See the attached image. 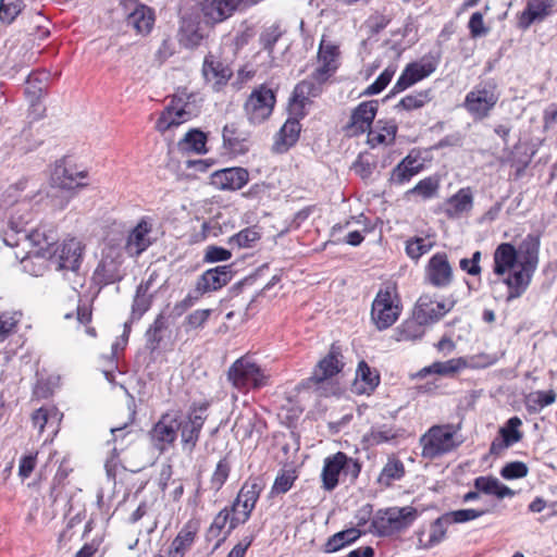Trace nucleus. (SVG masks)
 Returning <instances> with one entry per match:
<instances>
[{"instance_id":"1","label":"nucleus","mask_w":557,"mask_h":557,"mask_svg":"<svg viewBox=\"0 0 557 557\" xmlns=\"http://www.w3.org/2000/svg\"><path fill=\"white\" fill-rule=\"evenodd\" d=\"M540 238L527 235L518 248L509 243H503L494 251V273L504 275L516 267L536 270L539 263Z\"/></svg>"},{"instance_id":"2","label":"nucleus","mask_w":557,"mask_h":557,"mask_svg":"<svg viewBox=\"0 0 557 557\" xmlns=\"http://www.w3.org/2000/svg\"><path fill=\"white\" fill-rule=\"evenodd\" d=\"M58 240V233L53 225H40L32 232H25L23 235V249L26 256L21 258V262L26 272L32 275H40L45 269L44 259L52 257V248Z\"/></svg>"},{"instance_id":"3","label":"nucleus","mask_w":557,"mask_h":557,"mask_svg":"<svg viewBox=\"0 0 557 557\" xmlns=\"http://www.w3.org/2000/svg\"><path fill=\"white\" fill-rule=\"evenodd\" d=\"M421 456L425 459H435L446 455L462 443L459 428L454 424H440L431 426L419 440Z\"/></svg>"},{"instance_id":"4","label":"nucleus","mask_w":557,"mask_h":557,"mask_svg":"<svg viewBox=\"0 0 557 557\" xmlns=\"http://www.w3.org/2000/svg\"><path fill=\"white\" fill-rule=\"evenodd\" d=\"M198 113L199 108L196 104L194 95L181 91L172 97L170 103L161 112L156 123V128L164 133L188 122L194 116H197Z\"/></svg>"},{"instance_id":"5","label":"nucleus","mask_w":557,"mask_h":557,"mask_svg":"<svg viewBox=\"0 0 557 557\" xmlns=\"http://www.w3.org/2000/svg\"><path fill=\"white\" fill-rule=\"evenodd\" d=\"M270 375L249 357L238 358L227 370V380L239 392L257 389L269 384Z\"/></svg>"},{"instance_id":"6","label":"nucleus","mask_w":557,"mask_h":557,"mask_svg":"<svg viewBox=\"0 0 557 557\" xmlns=\"http://www.w3.org/2000/svg\"><path fill=\"white\" fill-rule=\"evenodd\" d=\"M208 408L209 403L202 401L194 404L185 416L177 411L182 448L189 454L193 453L199 441L200 432L207 420Z\"/></svg>"},{"instance_id":"7","label":"nucleus","mask_w":557,"mask_h":557,"mask_svg":"<svg viewBox=\"0 0 557 557\" xmlns=\"http://www.w3.org/2000/svg\"><path fill=\"white\" fill-rule=\"evenodd\" d=\"M400 300L395 286L388 285L376 294L371 309V319L377 330L392 326L400 314Z\"/></svg>"},{"instance_id":"8","label":"nucleus","mask_w":557,"mask_h":557,"mask_svg":"<svg viewBox=\"0 0 557 557\" xmlns=\"http://www.w3.org/2000/svg\"><path fill=\"white\" fill-rule=\"evenodd\" d=\"M498 99L497 85L493 81H485L467 94L463 108L474 120H483L490 115Z\"/></svg>"},{"instance_id":"9","label":"nucleus","mask_w":557,"mask_h":557,"mask_svg":"<svg viewBox=\"0 0 557 557\" xmlns=\"http://www.w3.org/2000/svg\"><path fill=\"white\" fill-rule=\"evenodd\" d=\"M417 518V509L410 506L379 510L372 527L380 535H391L407 529Z\"/></svg>"},{"instance_id":"10","label":"nucleus","mask_w":557,"mask_h":557,"mask_svg":"<svg viewBox=\"0 0 557 557\" xmlns=\"http://www.w3.org/2000/svg\"><path fill=\"white\" fill-rule=\"evenodd\" d=\"M275 104L273 90L264 85L253 89L244 104V111L251 124H261L270 117Z\"/></svg>"},{"instance_id":"11","label":"nucleus","mask_w":557,"mask_h":557,"mask_svg":"<svg viewBox=\"0 0 557 557\" xmlns=\"http://www.w3.org/2000/svg\"><path fill=\"white\" fill-rule=\"evenodd\" d=\"M261 486L257 482L245 483L240 488L231 510L232 519L230 530H234L239 524L245 523L253 510L256 503L260 496Z\"/></svg>"},{"instance_id":"12","label":"nucleus","mask_w":557,"mask_h":557,"mask_svg":"<svg viewBox=\"0 0 557 557\" xmlns=\"http://www.w3.org/2000/svg\"><path fill=\"white\" fill-rule=\"evenodd\" d=\"M180 424H177V411H168L161 414L158 422L149 432L152 446L160 454H163L172 446L178 433Z\"/></svg>"},{"instance_id":"13","label":"nucleus","mask_w":557,"mask_h":557,"mask_svg":"<svg viewBox=\"0 0 557 557\" xmlns=\"http://www.w3.org/2000/svg\"><path fill=\"white\" fill-rule=\"evenodd\" d=\"M339 47L333 41L322 38L318 51V66L313 71V78L318 83H325L339 65Z\"/></svg>"},{"instance_id":"14","label":"nucleus","mask_w":557,"mask_h":557,"mask_svg":"<svg viewBox=\"0 0 557 557\" xmlns=\"http://www.w3.org/2000/svg\"><path fill=\"white\" fill-rule=\"evenodd\" d=\"M84 245L76 238H69L58 248H52V257L58 269L76 271L82 262Z\"/></svg>"},{"instance_id":"15","label":"nucleus","mask_w":557,"mask_h":557,"mask_svg":"<svg viewBox=\"0 0 557 557\" xmlns=\"http://www.w3.org/2000/svg\"><path fill=\"white\" fill-rule=\"evenodd\" d=\"M233 274L230 265H220L207 270L200 275L196 283V297H201L206 293L221 289L230 283Z\"/></svg>"},{"instance_id":"16","label":"nucleus","mask_w":557,"mask_h":557,"mask_svg":"<svg viewBox=\"0 0 557 557\" xmlns=\"http://www.w3.org/2000/svg\"><path fill=\"white\" fill-rule=\"evenodd\" d=\"M377 101L370 100L361 102L351 113L350 122L346 131L350 136H357L371 129V125L377 112Z\"/></svg>"},{"instance_id":"17","label":"nucleus","mask_w":557,"mask_h":557,"mask_svg":"<svg viewBox=\"0 0 557 557\" xmlns=\"http://www.w3.org/2000/svg\"><path fill=\"white\" fill-rule=\"evenodd\" d=\"M249 178V173L243 168H226L213 172L210 184L221 190H237L244 187Z\"/></svg>"},{"instance_id":"18","label":"nucleus","mask_w":557,"mask_h":557,"mask_svg":"<svg viewBox=\"0 0 557 557\" xmlns=\"http://www.w3.org/2000/svg\"><path fill=\"white\" fill-rule=\"evenodd\" d=\"M451 306H447L444 301H437L431 296H421L414 307L413 314L418 322L423 324H430L438 321L447 312H449Z\"/></svg>"},{"instance_id":"19","label":"nucleus","mask_w":557,"mask_h":557,"mask_svg":"<svg viewBox=\"0 0 557 557\" xmlns=\"http://www.w3.org/2000/svg\"><path fill=\"white\" fill-rule=\"evenodd\" d=\"M87 177L86 171H79L74 165H66L63 161L54 166L52 184L62 189H75L86 186L82 181Z\"/></svg>"},{"instance_id":"20","label":"nucleus","mask_w":557,"mask_h":557,"mask_svg":"<svg viewBox=\"0 0 557 557\" xmlns=\"http://www.w3.org/2000/svg\"><path fill=\"white\" fill-rule=\"evenodd\" d=\"M341 358L339 347L333 344L329 354L318 362L310 381L322 383L339 373L344 367Z\"/></svg>"},{"instance_id":"21","label":"nucleus","mask_w":557,"mask_h":557,"mask_svg":"<svg viewBox=\"0 0 557 557\" xmlns=\"http://www.w3.org/2000/svg\"><path fill=\"white\" fill-rule=\"evenodd\" d=\"M426 278L435 287H445L453 280V270L446 253H435L426 265Z\"/></svg>"},{"instance_id":"22","label":"nucleus","mask_w":557,"mask_h":557,"mask_svg":"<svg viewBox=\"0 0 557 557\" xmlns=\"http://www.w3.org/2000/svg\"><path fill=\"white\" fill-rule=\"evenodd\" d=\"M435 71V65L432 62H413L406 66L401 75L398 77L393 87V92L397 94L411 87L421 79L428 77Z\"/></svg>"},{"instance_id":"23","label":"nucleus","mask_w":557,"mask_h":557,"mask_svg":"<svg viewBox=\"0 0 557 557\" xmlns=\"http://www.w3.org/2000/svg\"><path fill=\"white\" fill-rule=\"evenodd\" d=\"M125 7L132 9L127 14V25L132 26L138 34H148L154 22L151 9L147 5L139 4L137 0H126Z\"/></svg>"},{"instance_id":"24","label":"nucleus","mask_w":557,"mask_h":557,"mask_svg":"<svg viewBox=\"0 0 557 557\" xmlns=\"http://www.w3.org/2000/svg\"><path fill=\"white\" fill-rule=\"evenodd\" d=\"M151 231L152 224L146 219H141L138 224L131 231L125 246L127 252L131 256H139L151 245Z\"/></svg>"},{"instance_id":"25","label":"nucleus","mask_w":557,"mask_h":557,"mask_svg":"<svg viewBox=\"0 0 557 557\" xmlns=\"http://www.w3.org/2000/svg\"><path fill=\"white\" fill-rule=\"evenodd\" d=\"M158 274L152 272L146 281L138 285L132 305V319L139 320L150 309L154 293L151 292V288Z\"/></svg>"},{"instance_id":"26","label":"nucleus","mask_w":557,"mask_h":557,"mask_svg":"<svg viewBox=\"0 0 557 557\" xmlns=\"http://www.w3.org/2000/svg\"><path fill=\"white\" fill-rule=\"evenodd\" d=\"M346 462V454L338 451L324 460L321 473L322 487L325 491H333L338 484V476L343 473Z\"/></svg>"},{"instance_id":"27","label":"nucleus","mask_w":557,"mask_h":557,"mask_svg":"<svg viewBox=\"0 0 557 557\" xmlns=\"http://www.w3.org/2000/svg\"><path fill=\"white\" fill-rule=\"evenodd\" d=\"M29 216L30 213L27 209L20 215H16V213L11 214L8 227L1 233L2 240L7 246H23V235H25V226L28 223Z\"/></svg>"},{"instance_id":"28","label":"nucleus","mask_w":557,"mask_h":557,"mask_svg":"<svg viewBox=\"0 0 557 557\" xmlns=\"http://www.w3.org/2000/svg\"><path fill=\"white\" fill-rule=\"evenodd\" d=\"M518 269H512V273L508 275L504 280V283L508 287V294L506 297V301L510 302L511 300L519 298L527 290L531 283L532 275L535 270L525 268V267H517Z\"/></svg>"},{"instance_id":"29","label":"nucleus","mask_w":557,"mask_h":557,"mask_svg":"<svg viewBox=\"0 0 557 557\" xmlns=\"http://www.w3.org/2000/svg\"><path fill=\"white\" fill-rule=\"evenodd\" d=\"M199 530V523L189 520L181 529L171 543L169 557H184L185 553L191 547Z\"/></svg>"},{"instance_id":"30","label":"nucleus","mask_w":557,"mask_h":557,"mask_svg":"<svg viewBox=\"0 0 557 557\" xmlns=\"http://www.w3.org/2000/svg\"><path fill=\"white\" fill-rule=\"evenodd\" d=\"M202 72L207 82L212 83L214 90H220L233 75L227 65L214 60L212 55L205 59Z\"/></svg>"},{"instance_id":"31","label":"nucleus","mask_w":557,"mask_h":557,"mask_svg":"<svg viewBox=\"0 0 557 557\" xmlns=\"http://www.w3.org/2000/svg\"><path fill=\"white\" fill-rule=\"evenodd\" d=\"M122 278L121 262L109 256L101 259L94 272V281L99 285L113 284Z\"/></svg>"},{"instance_id":"32","label":"nucleus","mask_w":557,"mask_h":557,"mask_svg":"<svg viewBox=\"0 0 557 557\" xmlns=\"http://www.w3.org/2000/svg\"><path fill=\"white\" fill-rule=\"evenodd\" d=\"M473 207V195L470 187L459 189L455 195L447 199L444 206L445 214L450 219L459 218L468 213Z\"/></svg>"},{"instance_id":"33","label":"nucleus","mask_w":557,"mask_h":557,"mask_svg":"<svg viewBox=\"0 0 557 557\" xmlns=\"http://www.w3.org/2000/svg\"><path fill=\"white\" fill-rule=\"evenodd\" d=\"M62 417L63 414L55 407H41L32 414V422L39 433H42L47 428L50 430V434L54 436L59 432Z\"/></svg>"},{"instance_id":"34","label":"nucleus","mask_w":557,"mask_h":557,"mask_svg":"<svg viewBox=\"0 0 557 557\" xmlns=\"http://www.w3.org/2000/svg\"><path fill=\"white\" fill-rule=\"evenodd\" d=\"M397 129L394 121L379 120L374 128L368 132V144L372 148L392 145L395 141Z\"/></svg>"},{"instance_id":"35","label":"nucleus","mask_w":557,"mask_h":557,"mask_svg":"<svg viewBox=\"0 0 557 557\" xmlns=\"http://www.w3.org/2000/svg\"><path fill=\"white\" fill-rule=\"evenodd\" d=\"M299 133L300 123L295 119L287 120L276 135L273 150L277 153L286 152L297 143Z\"/></svg>"},{"instance_id":"36","label":"nucleus","mask_w":557,"mask_h":557,"mask_svg":"<svg viewBox=\"0 0 557 557\" xmlns=\"http://www.w3.org/2000/svg\"><path fill=\"white\" fill-rule=\"evenodd\" d=\"M553 0H528L527 8L521 13L519 25L528 28L532 23L545 18L553 8Z\"/></svg>"},{"instance_id":"37","label":"nucleus","mask_w":557,"mask_h":557,"mask_svg":"<svg viewBox=\"0 0 557 557\" xmlns=\"http://www.w3.org/2000/svg\"><path fill=\"white\" fill-rule=\"evenodd\" d=\"M467 367L463 358H453L447 361H436L421 369L416 376L425 377L428 374H437L441 376H454L456 373Z\"/></svg>"},{"instance_id":"38","label":"nucleus","mask_w":557,"mask_h":557,"mask_svg":"<svg viewBox=\"0 0 557 557\" xmlns=\"http://www.w3.org/2000/svg\"><path fill=\"white\" fill-rule=\"evenodd\" d=\"M422 169V164L410 156L406 157L397 164L392 171L391 181L395 184L401 185L409 182Z\"/></svg>"},{"instance_id":"39","label":"nucleus","mask_w":557,"mask_h":557,"mask_svg":"<svg viewBox=\"0 0 557 557\" xmlns=\"http://www.w3.org/2000/svg\"><path fill=\"white\" fill-rule=\"evenodd\" d=\"M474 486L479 492L487 495H495L503 499L513 496V491L493 476H479L474 480Z\"/></svg>"},{"instance_id":"40","label":"nucleus","mask_w":557,"mask_h":557,"mask_svg":"<svg viewBox=\"0 0 557 557\" xmlns=\"http://www.w3.org/2000/svg\"><path fill=\"white\" fill-rule=\"evenodd\" d=\"M245 136L237 125L232 123L227 124L223 128V141L224 145L234 153H244L247 150L245 145Z\"/></svg>"},{"instance_id":"41","label":"nucleus","mask_w":557,"mask_h":557,"mask_svg":"<svg viewBox=\"0 0 557 557\" xmlns=\"http://www.w3.org/2000/svg\"><path fill=\"white\" fill-rule=\"evenodd\" d=\"M405 475L404 463L397 458H388L383 467L380 475L379 483L384 486H391L394 481L400 480Z\"/></svg>"},{"instance_id":"42","label":"nucleus","mask_w":557,"mask_h":557,"mask_svg":"<svg viewBox=\"0 0 557 557\" xmlns=\"http://www.w3.org/2000/svg\"><path fill=\"white\" fill-rule=\"evenodd\" d=\"M361 535V531L351 528L335 533L331 536L324 545V552L334 553L343 548L345 545L356 541Z\"/></svg>"},{"instance_id":"43","label":"nucleus","mask_w":557,"mask_h":557,"mask_svg":"<svg viewBox=\"0 0 557 557\" xmlns=\"http://www.w3.org/2000/svg\"><path fill=\"white\" fill-rule=\"evenodd\" d=\"M261 228L257 225L246 227L233 235L228 243L231 245H235L238 248H251L258 243L261 238Z\"/></svg>"},{"instance_id":"44","label":"nucleus","mask_w":557,"mask_h":557,"mask_svg":"<svg viewBox=\"0 0 557 557\" xmlns=\"http://www.w3.org/2000/svg\"><path fill=\"white\" fill-rule=\"evenodd\" d=\"M48 78L49 74L46 72H33L27 76L25 92L32 98V101L38 99L46 90Z\"/></svg>"},{"instance_id":"45","label":"nucleus","mask_w":557,"mask_h":557,"mask_svg":"<svg viewBox=\"0 0 557 557\" xmlns=\"http://www.w3.org/2000/svg\"><path fill=\"white\" fill-rule=\"evenodd\" d=\"M231 468L232 465L227 455L219 460L210 478L211 490L219 492L223 487L230 476Z\"/></svg>"},{"instance_id":"46","label":"nucleus","mask_w":557,"mask_h":557,"mask_svg":"<svg viewBox=\"0 0 557 557\" xmlns=\"http://www.w3.org/2000/svg\"><path fill=\"white\" fill-rule=\"evenodd\" d=\"M432 97L430 89L421 90L401 98L400 101L396 104V109L406 111L417 110L429 103Z\"/></svg>"},{"instance_id":"47","label":"nucleus","mask_w":557,"mask_h":557,"mask_svg":"<svg viewBox=\"0 0 557 557\" xmlns=\"http://www.w3.org/2000/svg\"><path fill=\"white\" fill-rule=\"evenodd\" d=\"M324 83H318L313 78V73L311 77L305 79L296 85L294 89V100L304 103L309 97H315L321 92V86Z\"/></svg>"},{"instance_id":"48","label":"nucleus","mask_w":557,"mask_h":557,"mask_svg":"<svg viewBox=\"0 0 557 557\" xmlns=\"http://www.w3.org/2000/svg\"><path fill=\"white\" fill-rule=\"evenodd\" d=\"M423 323H420L414 318L413 320H407L396 329V339L401 341H414L423 335L422 330Z\"/></svg>"},{"instance_id":"49","label":"nucleus","mask_w":557,"mask_h":557,"mask_svg":"<svg viewBox=\"0 0 557 557\" xmlns=\"http://www.w3.org/2000/svg\"><path fill=\"white\" fill-rule=\"evenodd\" d=\"M207 137L205 133L198 129H191L185 134L184 138L180 141L182 149L191 150L197 153L206 151Z\"/></svg>"},{"instance_id":"50","label":"nucleus","mask_w":557,"mask_h":557,"mask_svg":"<svg viewBox=\"0 0 557 557\" xmlns=\"http://www.w3.org/2000/svg\"><path fill=\"white\" fill-rule=\"evenodd\" d=\"M522 425V421L519 417H511L506 424L499 429L502 438L505 440L507 445H513L522 440V432L519 428Z\"/></svg>"},{"instance_id":"51","label":"nucleus","mask_w":557,"mask_h":557,"mask_svg":"<svg viewBox=\"0 0 557 557\" xmlns=\"http://www.w3.org/2000/svg\"><path fill=\"white\" fill-rule=\"evenodd\" d=\"M168 329V321L163 313L154 319L153 323L146 332L147 342L152 349L157 348L163 338V332Z\"/></svg>"},{"instance_id":"52","label":"nucleus","mask_w":557,"mask_h":557,"mask_svg":"<svg viewBox=\"0 0 557 557\" xmlns=\"http://www.w3.org/2000/svg\"><path fill=\"white\" fill-rule=\"evenodd\" d=\"M21 320V313L17 311H4L0 313V342L5 341L12 335Z\"/></svg>"},{"instance_id":"53","label":"nucleus","mask_w":557,"mask_h":557,"mask_svg":"<svg viewBox=\"0 0 557 557\" xmlns=\"http://www.w3.org/2000/svg\"><path fill=\"white\" fill-rule=\"evenodd\" d=\"M25 4L22 0H0V22L11 24L23 11Z\"/></svg>"},{"instance_id":"54","label":"nucleus","mask_w":557,"mask_h":557,"mask_svg":"<svg viewBox=\"0 0 557 557\" xmlns=\"http://www.w3.org/2000/svg\"><path fill=\"white\" fill-rule=\"evenodd\" d=\"M438 187V180L430 176L420 181L413 188L408 190V194L418 195L422 199H430L437 194Z\"/></svg>"},{"instance_id":"55","label":"nucleus","mask_w":557,"mask_h":557,"mask_svg":"<svg viewBox=\"0 0 557 557\" xmlns=\"http://www.w3.org/2000/svg\"><path fill=\"white\" fill-rule=\"evenodd\" d=\"M297 479V473L294 469H284L276 476L272 486V494L280 495L288 492Z\"/></svg>"},{"instance_id":"56","label":"nucleus","mask_w":557,"mask_h":557,"mask_svg":"<svg viewBox=\"0 0 557 557\" xmlns=\"http://www.w3.org/2000/svg\"><path fill=\"white\" fill-rule=\"evenodd\" d=\"M253 431V418L250 413H239L234 422L233 432L236 437L246 440L251 436Z\"/></svg>"},{"instance_id":"57","label":"nucleus","mask_w":557,"mask_h":557,"mask_svg":"<svg viewBox=\"0 0 557 557\" xmlns=\"http://www.w3.org/2000/svg\"><path fill=\"white\" fill-rule=\"evenodd\" d=\"M449 524L445 519V513L437 518L430 528L429 540L425 547H433L440 544L446 536V525Z\"/></svg>"},{"instance_id":"58","label":"nucleus","mask_w":557,"mask_h":557,"mask_svg":"<svg viewBox=\"0 0 557 557\" xmlns=\"http://www.w3.org/2000/svg\"><path fill=\"white\" fill-rule=\"evenodd\" d=\"M487 510L476 509H459L445 513V519L448 523H463L467 521L474 520L485 515Z\"/></svg>"},{"instance_id":"59","label":"nucleus","mask_w":557,"mask_h":557,"mask_svg":"<svg viewBox=\"0 0 557 557\" xmlns=\"http://www.w3.org/2000/svg\"><path fill=\"white\" fill-rule=\"evenodd\" d=\"M395 72L396 65H388L375 79V82L367 87L364 94L369 96L380 94L391 83Z\"/></svg>"},{"instance_id":"60","label":"nucleus","mask_w":557,"mask_h":557,"mask_svg":"<svg viewBox=\"0 0 557 557\" xmlns=\"http://www.w3.org/2000/svg\"><path fill=\"white\" fill-rule=\"evenodd\" d=\"M397 436L396 430L387 425H381L376 428H372L370 433L368 434V440L373 445H379L382 443L389 442Z\"/></svg>"},{"instance_id":"61","label":"nucleus","mask_w":557,"mask_h":557,"mask_svg":"<svg viewBox=\"0 0 557 557\" xmlns=\"http://www.w3.org/2000/svg\"><path fill=\"white\" fill-rule=\"evenodd\" d=\"M232 510L227 507L222 509L213 519V522L211 523L209 530H208V536L216 537L220 535L221 531L226 527V524L231 523L232 519ZM232 530L228 529L230 533Z\"/></svg>"},{"instance_id":"62","label":"nucleus","mask_w":557,"mask_h":557,"mask_svg":"<svg viewBox=\"0 0 557 557\" xmlns=\"http://www.w3.org/2000/svg\"><path fill=\"white\" fill-rule=\"evenodd\" d=\"M282 36V32L277 25H271L267 27L260 35V44L263 49L269 52L271 55L273 52V48L280 37Z\"/></svg>"},{"instance_id":"63","label":"nucleus","mask_w":557,"mask_h":557,"mask_svg":"<svg viewBox=\"0 0 557 557\" xmlns=\"http://www.w3.org/2000/svg\"><path fill=\"white\" fill-rule=\"evenodd\" d=\"M500 474L507 480L524 478L528 474V467L521 461L509 462L502 469Z\"/></svg>"},{"instance_id":"64","label":"nucleus","mask_w":557,"mask_h":557,"mask_svg":"<svg viewBox=\"0 0 557 557\" xmlns=\"http://www.w3.org/2000/svg\"><path fill=\"white\" fill-rule=\"evenodd\" d=\"M468 28L471 37L478 38L488 33V27L484 25L483 14L481 12H474L468 23Z\"/></svg>"}]
</instances>
